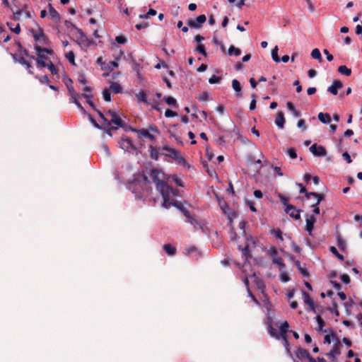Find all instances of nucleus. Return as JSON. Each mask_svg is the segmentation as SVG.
Instances as JSON below:
<instances>
[{
	"mask_svg": "<svg viewBox=\"0 0 362 362\" xmlns=\"http://www.w3.org/2000/svg\"><path fill=\"white\" fill-rule=\"evenodd\" d=\"M107 117V122H105L103 127L105 129L107 134L112 136V131L117 130L119 127L122 128L125 132L136 133L138 136H152L151 132L158 133V127L156 124H151L148 129H136L132 127L127 124L124 120L114 110H108L106 112Z\"/></svg>",
	"mask_w": 362,
	"mask_h": 362,
	"instance_id": "obj_1",
	"label": "nucleus"
},
{
	"mask_svg": "<svg viewBox=\"0 0 362 362\" xmlns=\"http://www.w3.org/2000/svg\"><path fill=\"white\" fill-rule=\"evenodd\" d=\"M148 138L151 139L152 141V144L149 146L150 157L152 159L158 160L159 156L163 155L165 157L166 160H168V158H171L177 164L183 166L187 165V167L189 168V165L179 151H177L175 148L168 145H154V143L156 142V137Z\"/></svg>",
	"mask_w": 362,
	"mask_h": 362,
	"instance_id": "obj_2",
	"label": "nucleus"
},
{
	"mask_svg": "<svg viewBox=\"0 0 362 362\" xmlns=\"http://www.w3.org/2000/svg\"><path fill=\"white\" fill-rule=\"evenodd\" d=\"M128 188L135 195V198L144 202H155V199L151 196L152 187L151 182L144 174L139 175L132 182L129 183Z\"/></svg>",
	"mask_w": 362,
	"mask_h": 362,
	"instance_id": "obj_3",
	"label": "nucleus"
},
{
	"mask_svg": "<svg viewBox=\"0 0 362 362\" xmlns=\"http://www.w3.org/2000/svg\"><path fill=\"white\" fill-rule=\"evenodd\" d=\"M34 48L36 51L37 57L35 58L33 55H31L30 59L36 61L37 67L38 69L45 68L47 65L46 61L48 59L45 54L52 55L54 54V51L52 49L42 47L38 44H35Z\"/></svg>",
	"mask_w": 362,
	"mask_h": 362,
	"instance_id": "obj_4",
	"label": "nucleus"
},
{
	"mask_svg": "<svg viewBox=\"0 0 362 362\" xmlns=\"http://www.w3.org/2000/svg\"><path fill=\"white\" fill-rule=\"evenodd\" d=\"M150 176L152 178L153 182L155 183L156 189L158 192H161L163 189L168 190V188L171 187L165 181V174L161 170L153 168L151 170Z\"/></svg>",
	"mask_w": 362,
	"mask_h": 362,
	"instance_id": "obj_5",
	"label": "nucleus"
},
{
	"mask_svg": "<svg viewBox=\"0 0 362 362\" xmlns=\"http://www.w3.org/2000/svg\"><path fill=\"white\" fill-rule=\"evenodd\" d=\"M66 81H64V83L69 91V95L70 96V102L74 103L81 111L85 112L83 107L78 102V98L80 97V95L74 90V88L73 86V81L68 76L66 77Z\"/></svg>",
	"mask_w": 362,
	"mask_h": 362,
	"instance_id": "obj_6",
	"label": "nucleus"
},
{
	"mask_svg": "<svg viewBox=\"0 0 362 362\" xmlns=\"http://www.w3.org/2000/svg\"><path fill=\"white\" fill-rule=\"evenodd\" d=\"M159 192L162 195L163 199L162 206L167 209L173 206V200L171 201V197H177L178 195V189L173 187L168 188V190L163 189V191Z\"/></svg>",
	"mask_w": 362,
	"mask_h": 362,
	"instance_id": "obj_7",
	"label": "nucleus"
},
{
	"mask_svg": "<svg viewBox=\"0 0 362 362\" xmlns=\"http://www.w3.org/2000/svg\"><path fill=\"white\" fill-rule=\"evenodd\" d=\"M30 33H31L34 40L36 42L35 44L42 45H49V39L45 35L44 30L42 28L39 27L37 30L34 29H30Z\"/></svg>",
	"mask_w": 362,
	"mask_h": 362,
	"instance_id": "obj_8",
	"label": "nucleus"
},
{
	"mask_svg": "<svg viewBox=\"0 0 362 362\" xmlns=\"http://www.w3.org/2000/svg\"><path fill=\"white\" fill-rule=\"evenodd\" d=\"M358 143V139H352L351 137H341L339 140L338 148L339 150L351 151L355 148V146Z\"/></svg>",
	"mask_w": 362,
	"mask_h": 362,
	"instance_id": "obj_9",
	"label": "nucleus"
},
{
	"mask_svg": "<svg viewBox=\"0 0 362 362\" xmlns=\"http://www.w3.org/2000/svg\"><path fill=\"white\" fill-rule=\"evenodd\" d=\"M118 142L120 148L127 151L131 150L136 151L139 148V145H141L140 143H135L129 137H122Z\"/></svg>",
	"mask_w": 362,
	"mask_h": 362,
	"instance_id": "obj_10",
	"label": "nucleus"
},
{
	"mask_svg": "<svg viewBox=\"0 0 362 362\" xmlns=\"http://www.w3.org/2000/svg\"><path fill=\"white\" fill-rule=\"evenodd\" d=\"M206 17L204 14L199 15L195 19H189L187 21V24L189 27L194 29H199L202 25L206 22Z\"/></svg>",
	"mask_w": 362,
	"mask_h": 362,
	"instance_id": "obj_11",
	"label": "nucleus"
},
{
	"mask_svg": "<svg viewBox=\"0 0 362 362\" xmlns=\"http://www.w3.org/2000/svg\"><path fill=\"white\" fill-rule=\"evenodd\" d=\"M270 255L272 257V262L274 264H276L279 267V270L281 271L285 268V264L283 262L281 257L278 256V252L276 248L271 250Z\"/></svg>",
	"mask_w": 362,
	"mask_h": 362,
	"instance_id": "obj_12",
	"label": "nucleus"
},
{
	"mask_svg": "<svg viewBox=\"0 0 362 362\" xmlns=\"http://www.w3.org/2000/svg\"><path fill=\"white\" fill-rule=\"evenodd\" d=\"M310 152L315 156H325L327 153V151L322 146H317L314 144L310 147Z\"/></svg>",
	"mask_w": 362,
	"mask_h": 362,
	"instance_id": "obj_13",
	"label": "nucleus"
},
{
	"mask_svg": "<svg viewBox=\"0 0 362 362\" xmlns=\"http://www.w3.org/2000/svg\"><path fill=\"white\" fill-rule=\"evenodd\" d=\"M285 211L288 214L291 218L298 220L300 218V210L297 209L293 205H288L285 209Z\"/></svg>",
	"mask_w": 362,
	"mask_h": 362,
	"instance_id": "obj_14",
	"label": "nucleus"
},
{
	"mask_svg": "<svg viewBox=\"0 0 362 362\" xmlns=\"http://www.w3.org/2000/svg\"><path fill=\"white\" fill-rule=\"evenodd\" d=\"M341 344L339 339L337 338V343L334 345L333 349L327 354V356L332 360L334 361L336 356L340 354V349Z\"/></svg>",
	"mask_w": 362,
	"mask_h": 362,
	"instance_id": "obj_15",
	"label": "nucleus"
},
{
	"mask_svg": "<svg viewBox=\"0 0 362 362\" xmlns=\"http://www.w3.org/2000/svg\"><path fill=\"white\" fill-rule=\"evenodd\" d=\"M296 358L300 359L302 362L307 360L308 357H310V353L308 350L303 348L298 347L294 352Z\"/></svg>",
	"mask_w": 362,
	"mask_h": 362,
	"instance_id": "obj_16",
	"label": "nucleus"
},
{
	"mask_svg": "<svg viewBox=\"0 0 362 362\" xmlns=\"http://www.w3.org/2000/svg\"><path fill=\"white\" fill-rule=\"evenodd\" d=\"M27 8V5L24 4L21 8H18V9H14L13 8H11V11L13 13L11 19L14 21H18L21 19V16L24 11V10Z\"/></svg>",
	"mask_w": 362,
	"mask_h": 362,
	"instance_id": "obj_17",
	"label": "nucleus"
},
{
	"mask_svg": "<svg viewBox=\"0 0 362 362\" xmlns=\"http://www.w3.org/2000/svg\"><path fill=\"white\" fill-rule=\"evenodd\" d=\"M305 221V229L309 233V234L311 235L312 231L313 230L314 224L316 222V218L313 215H307Z\"/></svg>",
	"mask_w": 362,
	"mask_h": 362,
	"instance_id": "obj_18",
	"label": "nucleus"
},
{
	"mask_svg": "<svg viewBox=\"0 0 362 362\" xmlns=\"http://www.w3.org/2000/svg\"><path fill=\"white\" fill-rule=\"evenodd\" d=\"M302 296L303 301L305 304L309 305L313 312H315V305L313 300L310 298V295L305 291H302Z\"/></svg>",
	"mask_w": 362,
	"mask_h": 362,
	"instance_id": "obj_19",
	"label": "nucleus"
},
{
	"mask_svg": "<svg viewBox=\"0 0 362 362\" xmlns=\"http://www.w3.org/2000/svg\"><path fill=\"white\" fill-rule=\"evenodd\" d=\"M343 86L342 83L339 80H334L332 84L327 88V91L337 95L338 94V89L341 88Z\"/></svg>",
	"mask_w": 362,
	"mask_h": 362,
	"instance_id": "obj_20",
	"label": "nucleus"
},
{
	"mask_svg": "<svg viewBox=\"0 0 362 362\" xmlns=\"http://www.w3.org/2000/svg\"><path fill=\"white\" fill-rule=\"evenodd\" d=\"M284 123L285 118L284 113L282 112H278L275 119V124L279 128L282 129L284 126Z\"/></svg>",
	"mask_w": 362,
	"mask_h": 362,
	"instance_id": "obj_21",
	"label": "nucleus"
},
{
	"mask_svg": "<svg viewBox=\"0 0 362 362\" xmlns=\"http://www.w3.org/2000/svg\"><path fill=\"white\" fill-rule=\"evenodd\" d=\"M49 16L52 20L59 21L60 19V15L57 10L52 6V4L48 5Z\"/></svg>",
	"mask_w": 362,
	"mask_h": 362,
	"instance_id": "obj_22",
	"label": "nucleus"
},
{
	"mask_svg": "<svg viewBox=\"0 0 362 362\" xmlns=\"http://www.w3.org/2000/svg\"><path fill=\"white\" fill-rule=\"evenodd\" d=\"M311 196L317 198V201L315 203V205H319L320 203L325 199V196L322 194H319V193H317V192L306 193V197L308 199H309Z\"/></svg>",
	"mask_w": 362,
	"mask_h": 362,
	"instance_id": "obj_23",
	"label": "nucleus"
},
{
	"mask_svg": "<svg viewBox=\"0 0 362 362\" xmlns=\"http://www.w3.org/2000/svg\"><path fill=\"white\" fill-rule=\"evenodd\" d=\"M163 249L170 256L175 255L176 253V248L170 244H165L163 246Z\"/></svg>",
	"mask_w": 362,
	"mask_h": 362,
	"instance_id": "obj_24",
	"label": "nucleus"
},
{
	"mask_svg": "<svg viewBox=\"0 0 362 362\" xmlns=\"http://www.w3.org/2000/svg\"><path fill=\"white\" fill-rule=\"evenodd\" d=\"M318 119L323 124H328L331 122V117L329 113L320 112Z\"/></svg>",
	"mask_w": 362,
	"mask_h": 362,
	"instance_id": "obj_25",
	"label": "nucleus"
},
{
	"mask_svg": "<svg viewBox=\"0 0 362 362\" xmlns=\"http://www.w3.org/2000/svg\"><path fill=\"white\" fill-rule=\"evenodd\" d=\"M81 96L86 98L87 103L91 107V108L93 110H97V108H96L93 101L92 100V98H93V95H88L86 93H82L81 95Z\"/></svg>",
	"mask_w": 362,
	"mask_h": 362,
	"instance_id": "obj_26",
	"label": "nucleus"
},
{
	"mask_svg": "<svg viewBox=\"0 0 362 362\" xmlns=\"http://www.w3.org/2000/svg\"><path fill=\"white\" fill-rule=\"evenodd\" d=\"M110 90H111L114 93H122V88L121 86L116 82H111L110 86Z\"/></svg>",
	"mask_w": 362,
	"mask_h": 362,
	"instance_id": "obj_27",
	"label": "nucleus"
},
{
	"mask_svg": "<svg viewBox=\"0 0 362 362\" xmlns=\"http://www.w3.org/2000/svg\"><path fill=\"white\" fill-rule=\"evenodd\" d=\"M232 87H233V88L234 89V90L235 92L239 93L237 95V96L238 97H241L242 96V93H240L241 92V86H240V82L237 79H233V81H232Z\"/></svg>",
	"mask_w": 362,
	"mask_h": 362,
	"instance_id": "obj_28",
	"label": "nucleus"
},
{
	"mask_svg": "<svg viewBox=\"0 0 362 362\" xmlns=\"http://www.w3.org/2000/svg\"><path fill=\"white\" fill-rule=\"evenodd\" d=\"M338 71L341 74L345 75L346 76H349L351 74V69L348 68L345 65L339 66L338 68Z\"/></svg>",
	"mask_w": 362,
	"mask_h": 362,
	"instance_id": "obj_29",
	"label": "nucleus"
},
{
	"mask_svg": "<svg viewBox=\"0 0 362 362\" xmlns=\"http://www.w3.org/2000/svg\"><path fill=\"white\" fill-rule=\"evenodd\" d=\"M289 325L287 321H284L280 326L281 336L282 338H285L288 332Z\"/></svg>",
	"mask_w": 362,
	"mask_h": 362,
	"instance_id": "obj_30",
	"label": "nucleus"
},
{
	"mask_svg": "<svg viewBox=\"0 0 362 362\" xmlns=\"http://www.w3.org/2000/svg\"><path fill=\"white\" fill-rule=\"evenodd\" d=\"M316 320L318 324V331L327 332V329L323 330V327L325 325V322L324 320L321 317L320 315L316 316Z\"/></svg>",
	"mask_w": 362,
	"mask_h": 362,
	"instance_id": "obj_31",
	"label": "nucleus"
},
{
	"mask_svg": "<svg viewBox=\"0 0 362 362\" xmlns=\"http://www.w3.org/2000/svg\"><path fill=\"white\" fill-rule=\"evenodd\" d=\"M163 100L168 105H171L173 107L177 108L178 107L177 100L171 96L165 97Z\"/></svg>",
	"mask_w": 362,
	"mask_h": 362,
	"instance_id": "obj_32",
	"label": "nucleus"
},
{
	"mask_svg": "<svg viewBox=\"0 0 362 362\" xmlns=\"http://www.w3.org/2000/svg\"><path fill=\"white\" fill-rule=\"evenodd\" d=\"M228 54L229 55H235V56H240L241 54V50L239 48H236L233 45L230 46L228 50Z\"/></svg>",
	"mask_w": 362,
	"mask_h": 362,
	"instance_id": "obj_33",
	"label": "nucleus"
},
{
	"mask_svg": "<svg viewBox=\"0 0 362 362\" xmlns=\"http://www.w3.org/2000/svg\"><path fill=\"white\" fill-rule=\"evenodd\" d=\"M286 105L288 109L293 113L295 117H298L300 116L299 111L296 110L291 102H288Z\"/></svg>",
	"mask_w": 362,
	"mask_h": 362,
	"instance_id": "obj_34",
	"label": "nucleus"
},
{
	"mask_svg": "<svg viewBox=\"0 0 362 362\" xmlns=\"http://www.w3.org/2000/svg\"><path fill=\"white\" fill-rule=\"evenodd\" d=\"M6 25L9 28V29L12 32L15 33L16 34H19L21 33V26L18 23L16 25V27H13L12 23L7 22Z\"/></svg>",
	"mask_w": 362,
	"mask_h": 362,
	"instance_id": "obj_35",
	"label": "nucleus"
},
{
	"mask_svg": "<svg viewBox=\"0 0 362 362\" xmlns=\"http://www.w3.org/2000/svg\"><path fill=\"white\" fill-rule=\"evenodd\" d=\"M132 66L133 70L137 73V76L139 78L140 77V70L141 69V64L139 63L136 62L134 59H132Z\"/></svg>",
	"mask_w": 362,
	"mask_h": 362,
	"instance_id": "obj_36",
	"label": "nucleus"
},
{
	"mask_svg": "<svg viewBox=\"0 0 362 362\" xmlns=\"http://www.w3.org/2000/svg\"><path fill=\"white\" fill-rule=\"evenodd\" d=\"M311 57L313 59H318L320 62L322 61V55L320 49L317 48H315L314 49H313V51L311 52Z\"/></svg>",
	"mask_w": 362,
	"mask_h": 362,
	"instance_id": "obj_37",
	"label": "nucleus"
},
{
	"mask_svg": "<svg viewBox=\"0 0 362 362\" xmlns=\"http://www.w3.org/2000/svg\"><path fill=\"white\" fill-rule=\"evenodd\" d=\"M45 67H47L48 69L51 71V73L52 74H54V75L58 74L57 69L56 68L54 64L50 60H49V62L47 63V65Z\"/></svg>",
	"mask_w": 362,
	"mask_h": 362,
	"instance_id": "obj_38",
	"label": "nucleus"
},
{
	"mask_svg": "<svg viewBox=\"0 0 362 362\" xmlns=\"http://www.w3.org/2000/svg\"><path fill=\"white\" fill-rule=\"evenodd\" d=\"M329 251L334 255L339 260L344 261V257L342 255L339 254L334 246H331L329 247Z\"/></svg>",
	"mask_w": 362,
	"mask_h": 362,
	"instance_id": "obj_39",
	"label": "nucleus"
},
{
	"mask_svg": "<svg viewBox=\"0 0 362 362\" xmlns=\"http://www.w3.org/2000/svg\"><path fill=\"white\" fill-rule=\"evenodd\" d=\"M278 50H279V49H278L277 46H275V47L273 48L272 50V59L276 62H280V58L279 57V55H278Z\"/></svg>",
	"mask_w": 362,
	"mask_h": 362,
	"instance_id": "obj_40",
	"label": "nucleus"
},
{
	"mask_svg": "<svg viewBox=\"0 0 362 362\" xmlns=\"http://www.w3.org/2000/svg\"><path fill=\"white\" fill-rule=\"evenodd\" d=\"M156 13H157V12H156V10H154L153 8H150L146 14H141V15H139V18L147 19L148 18V16H156Z\"/></svg>",
	"mask_w": 362,
	"mask_h": 362,
	"instance_id": "obj_41",
	"label": "nucleus"
},
{
	"mask_svg": "<svg viewBox=\"0 0 362 362\" xmlns=\"http://www.w3.org/2000/svg\"><path fill=\"white\" fill-rule=\"evenodd\" d=\"M136 96L140 101L144 103H148L147 95L144 90L139 91Z\"/></svg>",
	"mask_w": 362,
	"mask_h": 362,
	"instance_id": "obj_42",
	"label": "nucleus"
},
{
	"mask_svg": "<svg viewBox=\"0 0 362 362\" xmlns=\"http://www.w3.org/2000/svg\"><path fill=\"white\" fill-rule=\"evenodd\" d=\"M78 81L79 83L86 85L87 83L86 76L84 72L80 71L78 73Z\"/></svg>",
	"mask_w": 362,
	"mask_h": 362,
	"instance_id": "obj_43",
	"label": "nucleus"
},
{
	"mask_svg": "<svg viewBox=\"0 0 362 362\" xmlns=\"http://www.w3.org/2000/svg\"><path fill=\"white\" fill-rule=\"evenodd\" d=\"M196 51L204 57L207 56L205 47L203 44H198L196 48Z\"/></svg>",
	"mask_w": 362,
	"mask_h": 362,
	"instance_id": "obj_44",
	"label": "nucleus"
},
{
	"mask_svg": "<svg viewBox=\"0 0 362 362\" xmlns=\"http://www.w3.org/2000/svg\"><path fill=\"white\" fill-rule=\"evenodd\" d=\"M342 153L343 158L346 161L347 163H351L352 162V159L351 158L350 155L349 154V150H339Z\"/></svg>",
	"mask_w": 362,
	"mask_h": 362,
	"instance_id": "obj_45",
	"label": "nucleus"
},
{
	"mask_svg": "<svg viewBox=\"0 0 362 362\" xmlns=\"http://www.w3.org/2000/svg\"><path fill=\"white\" fill-rule=\"evenodd\" d=\"M103 96L105 101L110 102L111 100V94L108 88H105L103 90Z\"/></svg>",
	"mask_w": 362,
	"mask_h": 362,
	"instance_id": "obj_46",
	"label": "nucleus"
},
{
	"mask_svg": "<svg viewBox=\"0 0 362 362\" xmlns=\"http://www.w3.org/2000/svg\"><path fill=\"white\" fill-rule=\"evenodd\" d=\"M66 57L71 64H75V54L73 51L66 53Z\"/></svg>",
	"mask_w": 362,
	"mask_h": 362,
	"instance_id": "obj_47",
	"label": "nucleus"
},
{
	"mask_svg": "<svg viewBox=\"0 0 362 362\" xmlns=\"http://www.w3.org/2000/svg\"><path fill=\"white\" fill-rule=\"evenodd\" d=\"M98 116L100 117V118L103 120V126H104L105 123V122H107V117L108 116L106 115V113L105 114H103L100 110H99L98 109H97V110H95Z\"/></svg>",
	"mask_w": 362,
	"mask_h": 362,
	"instance_id": "obj_48",
	"label": "nucleus"
},
{
	"mask_svg": "<svg viewBox=\"0 0 362 362\" xmlns=\"http://www.w3.org/2000/svg\"><path fill=\"white\" fill-rule=\"evenodd\" d=\"M35 78H37L41 83H45L47 85L49 83V79L47 75L42 76H36Z\"/></svg>",
	"mask_w": 362,
	"mask_h": 362,
	"instance_id": "obj_49",
	"label": "nucleus"
},
{
	"mask_svg": "<svg viewBox=\"0 0 362 362\" xmlns=\"http://www.w3.org/2000/svg\"><path fill=\"white\" fill-rule=\"evenodd\" d=\"M272 232L274 234L276 238L283 240L282 231L280 228L273 229Z\"/></svg>",
	"mask_w": 362,
	"mask_h": 362,
	"instance_id": "obj_50",
	"label": "nucleus"
},
{
	"mask_svg": "<svg viewBox=\"0 0 362 362\" xmlns=\"http://www.w3.org/2000/svg\"><path fill=\"white\" fill-rule=\"evenodd\" d=\"M209 93L208 92H203L199 97L198 100L200 102H204L209 100Z\"/></svg>",
	"mask_w": 362,
	"mask_h": 362,
	"instance_id": "obj_51",
	"label": "nucleus"
},
{
	"mask_svg": "<svg viewBox=\"0 0 362 362\" xmlns=\"http://www.w3.org/2000/svg\"><path fill=\"white\" fill-rule=\"evenodd\" d=\"M337 245L341 250H344L346 248V242L343 240L342 238L339 237L337 239Z\"/></svg>",
	"mask_w": 362,
	"mask_h": 362,
	"instance_id": "obj_52",
	"label": "nucleus"
},
{
	"mask_svg": "<svg viewBox=\"0 0 362 362\" xmlns=\"http://www.w3.org/2000/svg\"><path fill=\"white\" fill-rule=\"evenodd\" d=\"M221 80V78L220 76L213 75L211 78H209V83L211 84H214L220 82Z\"/></svg>",
	"mask_w": 362,
	"mask_h": 362,
	"instance_id": "obj_53",
	"label": "nucleus"
},
{
	"mask_svg": "<svg viewBox=\"0 0 362 362\" xmlns=\"http://www.w3.org/2000/svg\"><path fill=\"white\" fill-rule=\"evenodd\" d=\"M288 155L293 159L297 158L296 151L293 148H290L287 150Z\"/></svg>",
	"mask_w": 362,
	"mask_h": 362,
	"instance_id": "obj_54",
	"label": "nucleus"
},
{
	"mask_svg": "<svg viewBox=\"0 0 362 362\" xmlns=\"http://www.w3.org/2000/svg\"><path fill=\"white\" fill-rule=\"evenodd\" d=\"M177 115V114L176 112L173 111L172 110H170V109H167L165 112V116L166 117H173Z\"/></svg>",
	"mask_w": 362,
	"mask_h": 362,
	"instance_id": "obj_55",
	"label": "nucleus"
},
{
	"mask_svg": "<svg viewBox=\"0 0 362 362\" xmlns=\"http://www.w3.org/2000/svg\"><path fill=\"white\" fill-rule=\"evenodd\" d=\"M242 253H243V255H244L246 258H248V257H251L250 253V250H249L248 245H246L243 247Z\"/></svg>",
	"mask_w": 362,
	"mask_h": 362,
	"instance_id": "obj_56",
	"label": "nucleus"
},
{
	"mask_svg": "<svg viewBox=\"0 0 362 362\" xmlns=\"http://www.w3.org/2000/svg\"><path fill=\"white\" fill-rule=\"evenodd\" d=\"M115 40L119 44H125L127 42V39L123 35H118L115 37Z\"/></svg>",
	"mask_w": 362,
	"mask_h": 362,
	"instance_id": "obj_57",
	"label": "nucleus"
},
{
	"mask_svg": "<svg viewBox=\"0 0 362 362\" xmlns=\"http://www.w3.org/2000/svg\"><path fill=\"white\" fill-rule=\"evenodd\" d=\"M256 95L255 94H252V100L250 103V110H253L255 109L256 107Z\"/></svg>",
	"mask_w": 362,
	"mask_h": 362,
	"instance_id": "obj_58",
	"label": "nucleus"
},
{
	"mask_svg": "<svg viewBox=\"0 0 362 362\" xmlns=\"http://www.w3.org/2000/svg\"><path fill=\"white\" fill-rule=\"evenodd\" d=\"M340 279L341 281L345 284H348L350 282V277L348 274H344L341 275Z\"/></svg>",
	"mask_w": 362,
	"mask_h": 362,
	"instance_id": "obj_59",
	"label": "nucleus"
},
{
	"mask_svg": "<svg viewBox=\"0 0 362 362\" xmlns=\"http://www.w3.org/2000/svg\"><path fill=\"white\" fill-rule=\"evenodd\" d=\"M256 284H257V287L259 290H261L262 291H264V288H265V286H264V282L260 280V279H257L256 281Z\"/></svg>",
	"mask_w": 362,
	"mask_h": 362,
	"instance_id": "obj_60",
	"label": "nucleus"
},
{
	"mask_svg": "<svg viewBox=\"0 0 362 362\" xmlns=\"http://www.w3.org/2000/svg\"><path fill=\"white\" fill-rule=\"evenodd\" d=\"M173 206L176 207L177 209L182 211V209H185L181 202L178 201H173Z\"/></svg>",
	"mask_w": 362,
	"mask_h": 362,
	"instance_id": "obj_61",
	"label": "nucleus"
},
{
	"mask_svg": "<svg viewBox=\"0 0 362 362\" xmlns=\"http://www.w3.org/2000/svg\"><path fill=\"white\" fill-rule=\"evenodd\" d=\"M279 197L280 198L281 202L286 206V208L287 207L288 205H290L288 204V198H286V197H284V196H283L281 194H279Z\"/></svg>",
	"mask_w": 362,
	"mask_h": 362,
	"instance_id": "obj_62",
	"label": "nucleus"
},
{
	"mask_svg": "<svg viewBox=\"0 0 362 362\" xmlns=\"http://www.w3.org/2000/svg\"><path fill=\"white\" fill-rule=\"evenodd\" d=\"M269 332V334H270L272 337H276V338H277V339H279V334H278V333H277V330H276V329H274V327H270Z\"/></svg>",
	"mask_w": 362,
	"mask_h": 362,
	"instance_id": "obj_63",
	"label": "nucleus"
},
{
	"mask_svg": "<svg viewBox=\"0 0 362 362\" xmlns=\"http://www.w3.org/2000/svg\"><path fill=\"white\" fill-rule=\"evenodd\" d=\"M136 28L138 30H141L142 29H144L148 27V23H144V22H142V23H138L135 25Z\"/></svg>",
	"mask_w": 362,
	"mask_h": 362,
	"instance_id": "obj_64",
	"label": "nucleus"
}]
</instances>
